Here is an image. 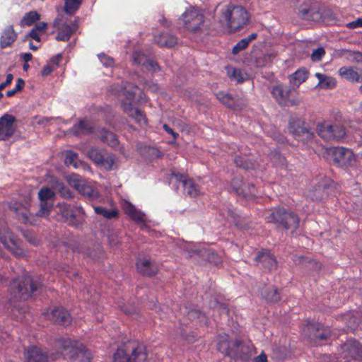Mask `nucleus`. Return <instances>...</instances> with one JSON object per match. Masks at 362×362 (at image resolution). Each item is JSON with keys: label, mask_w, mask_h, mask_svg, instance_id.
<instances>
[{"label": "nucleus", "mask_w": 362, "mask_h": 362, "mask_svg": "<svg viewBox=\"0 0 362 362\" xmlns=\"http://www.w3.org/2000/svg\"><path fill=\"white\" fill-rule=\"evenodd\" d=\"M248 11L240 6H225L221 8L219 22L223 30L235 33L246 26L250 21Z\"/></svg>", "instance_id": "obj_1"}, {"label": "nucleus", "mask_w": 362, "mask_h": 362, "mask_svg": "<svg viewBox=\"0 0 362 362\" xmlns=\"http://www.w3.org/2000/svg\"><path fill=\"white\" fill-rule=\"evenodd\" d=\"M118 95H123L124 99L122 100V106L124 111L132 118H133L140 125L146 124V116L141 110L134 108L132 103L135 97L141 94L140 89L130 83H126L121 87V90H115Z\"/></svg>", "instance_id": "obj_2"}, {"label": "nucleus", "mask_w": 362, "mask_h": 362, "mask_svg": "<svg viewBox=\"0 0 362 362\" xmlns=\"http://www.w3.org/2000/svg\"><path fill=\"white\" fill-rule=\"evenodd\" d=\"M41 286L38 281L30 275H23L15 279L11 283L9 289L14 300H27Z\"/></svg>", "instance_id": "obj_3"}, {"label": "nucleus", "mask_w": 362, "mask_h": 362, "mask_svg": "<svg viewBox=\"0 0 362 362\" xmlns=\"http://www.w3.org/2000/svg\"><path fill=\"white\" fill-rule=\"evenodd\" d=\"M113 360L114 362H146V348L135 341H129L117 349L113 355Z\"/></svg>", "instance_id": "obj_4"}, {"label": "nucleus", "mask_w": 362, "mask_h": 362, "mask_svg": "<svg viewBox=\"0 0 362 362\" xmlns=\"http://www.w3.org/2000/svg\"><path fill=\"white\" fill-rule=\"evenodd\" d=\"M267 222L274 223L278 227L290 230L291 233L296 231L299 227V218L291 211L284 208H276L269 211L265 216Z\"/></svg>", "instance_id": "obj_5"}, {"label": "nucleus", "mask_w": 362, "mask_h": 362, "mask_svg": "<svg viewBox=\"0 0 362 362\" xmlns=\"http://www.w3.org/2000/svg\"><path fill=\"white\" fill-rule=\"evenodd\" d=\"M56 342L57 345L64 351V354L74 361L89 362L92 358L90 351L78 341L72 340L70 338L60 337L57 339Z\"/></svg>", "instance_id": "obj_6"}, {"label": "nucleus", "mask_w": 362, "mask_h": 362, "mask_svg": "<svg viewBox=\"0 0 362 362\" xmlns=\"http://www.w3.org/2000/svg\"><path fill=\"white\" fill-rule=\"evenodd\" d=\"M178 23L191 33H196L204 27V16L198 9L190 7L178 18Z\"/></svg>", "instance_id": "obj_7"}, {"label": "nucleus", "mask_w": 362, "mask_h": 362, "mask_svg": "<svg viewBox=\"0 0 362 362\" xmlns=\"http://www.w3.org/2000/svg\"><path fill=\"white\" fill-rule=\"evenodd\" d=\"M60 211L69 226L80 229L85 222V212L81 206H71L66 203L59 204Z\"/></svg>", "instance_id": "obj_8"}, {"label": "nucleus", "mask_w": 362, "mask_h": 362, "mask_svg": "<svg viewBox=\"0 0 362 362\" xmlns=\"http://www.w3.org/2000/svg\"><path fill=\"white\" fill-rule=\"evenodd\" d=\"M325 153L339 165L353 167L356 165V156L353 151L344 147H329Z\"/></svg>", "instance_id": "obj_9"}, {"label": "nucleus", "mask_w": 362, "mask_h": 362, "mask_svg": "<svg viewBox=\"0 0 362 362\" xmlns=\"http://www.w3.org/2000/svg\"><path fill=\"white\" fill-rule=\"evenodd\" d=\"M316 131L321 138L328 141H341L346 135L344 127L337 123L320 122L317 124Z\"/></svg>", "instance_id": "obj_10"}, {"label": "nucleus", "mask_w": 362, "mask_h": 362, "mask_svg": "<svg viewBox=\"0 0 362 362\" xmlns=\"http://www.w3.org/2000/svg\"><path fill=\"white\" fill-rule=\"evenodd\" d=\"M271 92L276 101L281 106L297 105L300 102L296 97V92L293 87L278 84L273 86Z\"/></svg>", "instance_id": "obj_11"}, {"label": "nucleus", "mask_w": 362, "mask_h": 362, "mask_svg": "<svg viewBox=\"0 0 362 362\" xmlns=\"http://www.w3.org/2000/svg\"><path fill=\"white\" fill-rule=\"evenodd\" d=\"M87 156L95 163L104 167L106 170H112L115 163V156L108 153L105 150L91 147L87 151Z\"/></svg>", "instance_id": "obj_12"}, {"label": "nucleus", "mask_w": 362, "mask_h": 362, "mask_svg": "<svg viewBox=\"0 0 362 362\" xmlns=\"http://www.w3.org/2000/svg\"><path fill=\"white\" fill-rule=\"evenodd\" d=\"M0 240L16 257H23L25 252L21 245V241L8 229L0 231Z\"/></svg>", "instance_id": "obj_13"}, {"label": "nucleus", "mask_w": 362, "mask_h": 362, "mask_svg": "<svg viewBox=\"0 0 362 362\" xmlns=\"http://www.w3.org/2000/svg\"><path fill=\"white\" fill-rule=\"evenodd\" d=\"M59 352L45 353L36 346H30L25 349V358L27 362H45L54 361L61 356Z\"/></svg>", "instance_id": "obj_14"}, {"label": "nucleus", "mask_w": 362, "mask_h": 362, "mask_svg": "<svg viewBox=\"0 0 362 362\" xmlns=\"http://www.w3.org/2000/svg\"><path fill=\"white\" fill-rule=\"evenodd\" d=\"M54 191L47 187H44L38 192V198L40 201V208L36 212L37 216H47L53 207V200L54 198Z\"/></svg>", "instance_id": "obj_15"}, {"label": "nucleus", "mask_w": 362, "mask_h": 362, "mask_svg": "<svg viewBox=\"0 0 362 362\" xmlns=\"http://www.w3.org/2000/svg\"><path fill=\"white\" fill-rule=\"evenodd\" d=\"M69 182L71 186L89 199H95L98 197V191L91 185L88 184L85 180H82L78 175H71L69 178Z\"/></svg>", "instance_id": "obj_16"}, {"label": "nucleus", "mask_w": 362, "mask_h": 362, "mask_svg": "<svg viewBox=\"0 0 362 362\" xmlns=\"http://www.w3.org/2000/svg\"><path fill=\"white\" fill-rule=\"evenodd\" d=\"M288 129L290 133L295 137L302 141L311 139L313 136V133L311 132L309 127L299 119H291Z\"/></svg>", "instance_id": "obj_17"}, {"label": "nucleus", "mask_w": 362, "mask_h": 362, "mask_svg": "<svg viewBox=\"0 0 362 362\" xmlns=\"http://www.w3.org/2000/svg\"><path fill=\"white\" fill-rule=\"evenodd\" d=\"M216 95L219 101L233 110H241L247 105L246 99L243 97L232 96V95L224 92H218Z\"/></svg>", "instance_id": "obj_18"}, {"label": "nucleus", "mask_w": 362, "mask_h": 362, "mask_svg": "<svg viewBox=\"0 0 362 362\" xmlns=\"http://www.w3.org/2000/svg\"><path fill=\"white\" fill-rule=\"evenodd\" d=\"M252 348L250 345L243 343L239 340L233 342V349L230 358L243 361H248L252 355Z\"/></svg>", "instance_id": "obj_19"}, {"label": "nucleus", "mask_w": 362, "mask_h": 362, "mask_svg": "<svg viewBox=\"0 0 362 362\" xmlns=\"http://www.w3.org/2000/svg\"><path fill=\"white\" fill-rule=\"evenodd\" d=\"M16 118L14 116L6 114L0 118V140H7L11 137L16 131Z\"/></svg>", "instance_id": "obj_20"}, {"label": "nucleus", "mask_w": 362, "mask_h": 362, "mask_svg": "<svg viewBox=\"0 0 362 362\" xmlns=\"http://www.w3.org/2000/svg\"><path fill=\"white\" fill-rule=\"evenodd\" d=\"M53 26L58 32L56 36L57 40L68 41L74 33L73 28L66 24V22H64L63 16L56 18L54 21Z\"/></svg>", "instance_id": "obj_21"}, {"label": "nucleus", "mask_w": 362, "mask_h": 362, "mask_svg": "<svg viewBox=\"0 0 362 362\" xmlns=\"http://www.w3.org/2000/svg\"><path fill=\"white\" fill-rule=\"evenodd\" d=\"M172 178L176 182H181L184 187L185 192L189 196L194 197L200 194L201 189L192 180L185 179L183 175L179 173H173Z\"/></svg>", "instance_id": "obj_22"}, {"label": "nucleus", "mask_w": 362, "mask_h": 362, "mask_svg": "<svg viewBox=\"0 0 362 362\" xmlns=\"http://www.w3.org/2000/svg\"><path fill=\"white\" fill-rule=\"evenodd\" d=\"M257 264H260L264 268L272 270L276 267V260L274 255L267 250L258 251L254 258Z\"/></svg>", "instance_id": "obj_23"}, {"label": "nucleus", "mask_w": 362, "mask_h": 362, "mask_svg": "<svg viewBox=\"0 0 362 362\" xmlns=\"http://www.w3.org/2000/svg\"><path fill=\"white\" fill-rule=\"evenodd\" d=\"M132 60L134 64L142 66L148 71L156 72L160 69L158 64L156 62L148 58L140 51H135L134 52Z\"/></svg>", "instance_id": "obj_24"}, {"label": "nucleus", "mask_w": 362, "mask_h": 362, "mask_svg": "<svg viewBox=\"0 0 362 362\" xmlns=\"http://www.w3.org/2000/svg\"><path fill=\"white\" fill-rule=\"evenodd\" d=\"M344 357L358 359L362 357V345L356 339H349L342 346Z\"/></svg>", "instance_id": "obj_25"}, {"label": "nucleus", "mask_w": 362, "mask_h": 362, "mask_svg": "<svg viewBox=\"0 0 362 362\" xmlns=\"http://www.w3.org/2000/svg\"><path fill=\"white\" fill-rule=\"evenodd\" d=\"M138 272L144 276H151L158 272V265L150 259H139L136 262Z\"/></svg>", "instance_id": "obj_26"}, {"label": "nucleus", "mask_w": 362, "mask_h": 362, "mask_svg": "<svg viewBox=\"0 0 362 362\" xmlns=\"http://www.w3.org/2000/svg\"><path fill=\"white\" fill-rule=\"evenodd\" d=\"M48 318L55 323L66 326L71 322V317L67 310L62 308H57L49 314Z\"/></svg>", "instance_id": "obj_27"}, {"label": "nucleus", "mask_w": 362, "mask_h": 362, "mask_svg": "<svg viewBox=\"0 0 362 362\" xmlns=\"http://www.w3.org/2000/svg\"><path fill=\"white\" fill-rule=\"evenodd\" d=\"M298 15L303 20L313 21L315 22L320 21L321 18L320 9L315 6L309 5L300 6L298 8Z\"/></svg>", "instance_id": "obj_28"}, {"label": "nucleus", "mask_w": 362, "mask_h": 362, "mask_svg": "<svg viewBox=\"0 0 362 362\" xmlns=\"http://www.w3.org/2000/svg\"><path fill=\"white\" fill-rule=\"evenodd\" d=\"M243 185L244 182L241 177H235L231 182L232 188L237 194L249 199L256 196V190L253 185L248 183V192L242 190Z\"/></svg>", "instance_id": "obj_29"}, {"label": "nucleus", "mask_w": 362, "mask_h": 362, "mask_svg": "<svg viewBox=\"0 0 362 362\" xmlns=\"http://www.w3.org/2000/svg\"><path fill=\"white\" fill-rule=\"evenodd\" d=\"M9 208L21 221L24 223H32L28 216L30 211L27 206L18 202H11L9 204Z\"/></svg>", "instance_id": "obj_30"}, {"label": "nucleus", "mask_w": 362, "mask_h": 362, "mask_svg": "<svg viewBox=\"0 0 362 362\" xmlns=\"http://www.w3.org/2000/svg\"><path fill=\"white\" fill-rule=\"evenodd\" d=\"M18 35L12 25L7 26L2 32L0 37V47L1 49L10 47L17 39Z\"/></svg>", "instance_id": "obj_31"}, {"label": "nucleus", "mask_w": 362, "mask_h": 362, "mask_svg": "<svg viewBox=\"0 0 362 362\" xmlns=\"http://www.w3.org/2000/svg\"><path fill=\"white\" fill-rule=\"evenodd\" d=\"M307 329L310 332H319L318 335H315L314 337L317 339V344L326 341L331 334V332L328 328L324 327L319 323H310L307 325Z\"/></svg>", "instance_id": "obj_32"}, {"label": "nucleus", "mask_w": 362, "mask_h": 362, "mask_svg": "<svg viewBox=\"0 0 362 362\" xmlns=\"http://www.w3.org/2000/svg\"><path fill=\"white\" fill-rule=\"evenodd\" d=\"M339 75L352 83L362 81V76L353 67L342 66L339 69Z\"/></svg>", "instance_id": "obj_33"}, {"label": "nucleus", "mask_w": 362, "mask_h": 362, "mask_svg": "<svg viewBox=\"0 0 362 362\" xmlns=\"http://www.w3.org/2000/svg\"><path fill=\"white\" fill-rule=\"evenodd\" d=\"M156 43L160 47H171L177 44V40L175 35L168 33H162L154 37Z\"/></svg>", "instance_id": "obj_34"}, {"label": "nucleus", "mask_w": 362, "mask_h": 362, "mask_svg": "<svg viewBox=\"0 0 362 362\" xmlns=\"http://www.w3.org/2000/svg\"><path fill=\"white\" fill-rule=\"evenodd\" d=\"M227 74L231 81L241 83L249 78L248 74L239 68L227 67Z\"/></svg>", "instance_id": "obj_35"}, {"label": "nucleus", "mask_w": 362, "mask_h": 362, "mask_svg": "<svg viewBox=\"0 0 362 362\" xmlns=\"http://www.w3.org/2000/svg\"><path fill=\"white\" fill-rule=\"evenodd\" d=\"M70 131L76 136L85 135L92 132V126L88 121L82 119L75 124Z\"/></svg>", "instance_id": "obj_36"}, {"label": "nucleus", "mask_w": 362, "mask_h": 362, "mask_svg": "<svg viewBox=\"0 0 362 362\" xmlns=\"http://www.w3.org/2000/svg\"><path fill=\"white\" fill-rule=\"evenodd\" d=\"M308 73L305 69H298L289 76V81L292 87L298 88L308 78Z\"/></svg>", "instance_id": "obj_37"}, {"label": "nucleus", "mask_w": 362, "mask_h": 362, "mask_svg": "<svg viewBox=\"0 0 362 362\" xmlns=\"http://www.w3.org/2000/svg\"><path fill=\"white\" fill-rule=\"evenodd\" d=\"M261 295L266 299V300L269 302L276 303L281 299V296L277 288L274 286L263 288L261 291Z\"/></svg>", "instance_id": "obj_38"}, {"label": "nucleus", "mask_w": 362, "mask_h": 362, "mask_svg": "<svg viewBox=\"0 0 362 362\" xmlns=\"http://www.w3.org/2000/svg\"><path fill=\"white\" fill-rule=\"evenodd\" d=\"M123 209L125 213L135 221L141 222L144 221V214L137 210L131 203L125 202Z\"/></svg>", "instance_id": "obj_39"}, {"label": "nucleus", "mask_w": 362, "mask_h": 362, "mask_svg": "<svg viewBox=\"0 0 362 362\" xmlns=\"http://www.w3.org/2000/svg\"><path fill=\"white\" fill-rule=\"evenodd\" d=\"M98 136L103 142L106 143L107 145L112 148L117 146L119 144V141L116 135L112 132L102 129L100 132Z\"/></svg>", "instance_id": "obj_40"}, {"label": "nucleus", "mask_w": 362, "mask_h": 362, "mask_svg": "<svg viewBox=\"0 0 362 362\" xmlns=\"http://www.w3.org/2000/svg\"><path fill=\"white\" fill-rule=\"evenodd\" d=\"M315 76L319 80L318 85L322 88L331 89L336 86V80L332 76H329L320 73H316Z\"/></svg>", "instance_id": "obj_41"}, {"label": "nucleus", "mask_w": 362, "mask_h": 362, "mask_svg": "<svg viewBox=\"0 0 362 362\" xmlns=\"http://www.w3.org/2000/svg\"><path fill=\"white\" fill-rule=\"evenodd\" d=\"M181 313L182 315H186L190 320L199 319L200 322H204L205 324L207 323L205 315L199 310L192 308L189 310L187 307H184L181 308Z\"/></svg>", "instance_id": "obj_42"}, {"label": "nucleus", "mask_w": 362, "mask_h": 362, "mask_svg": "<svg viewBox=\"0 0 362 362\" xmlns=\"http://www.w3.org/2000/svg\"><path fill=\"white\" fill-rule=\"evenodd\" d=\"M217 346L218 351L230 357V353L233 349V342H229L227 335L219 336Z\"/></svg>", "instance_id": "obj_43"}, {"label": "nucleus", "mask_w": 362, "mask_h": 362, "mask_svg": "<svg viewBox=\"0 0 362 362\" xmlns=\"http://www.w3.org/2000/svg\"><path fill=\"white\" fill-rule=\"evenodd\" d=\"M94 211L97 214L101 215L107 219H112L118 215V211L115 209H106L102 206H95Z\"/></svg>", "instance_id": "obj_44"}, {"label": "nucleus", "mask_w": 362, "mask_h": 362, "mask_svg": "<svg viewBox=\"0 0 362 362\" xmlns=\"http://www.w3.org/2000/svg\"><path fill=\"white\" fill-rule=\"evenodd\" d=\"M227 219L230 223H232L240 228L245 227L244 223H242V218L233 209H228Z\"/></svg>", "instance_id": "obj_45"}, {"label": "nucleus", "mask_w": 362, "mask_h": 362, "mask_svg": "<svg viewBox=\"0 0 362 362\" xmlns=\"http://www.w3.org/2000/svg\"><path fill=\"white\" fill-rule=\"evenodd\" d=\"M40 19V15L37 13V11H30L28 13H26L25 15L23 16V18L21 21V26H30L33 23L37 21Z\"/></svg>", "instance_id": "obj_46"}, {"label": "nucleus", "mask_w": 362, "mask_h": 362, "mask_svg": "<svg viewBox=\"0 0 362 362\" xmlns=\"http://www.w3.org/2000/svg\"><path fill=\"white\" fill-rule=\"evenodd\" d=\"M64 11L69 14H74L81 4L82 0H64Z\"/></svg>", "instance_id": "obj_47"}, {"label": "nucleus", "mask_w": 362, "mask_h": 362, "mask_svg": "<svg viewBox=\"0 0 362 362\" xmlns=\"http://www.w3.org/2000/svg\"><path fill=\"white\" fill-rule=\"evenodd\" d=\"M270 157L275 165L280 168H284L286 165V158L279 152L276 151L272 152Z\"/></svg>", "instance_id": "obj_48"}, {"label": "nucleus", "mask_w": 362, "mask_h": 362, "mask_svg": "<svg viewBox=\"0 0 362 362\" xmlns=\"http://www.w3.org/2000/svg\"><path fill=\"white\" fill-rule=\"evenodd\" d=\"M320 14L321 16L320 21L331 23L336 20V17L329 9H320Z\"/></svg>", "instance_id": "obj_49"}, {"label": "nucleus", "mask_w": 362, "mask_h": 362, "mask_svg": "<svg viewBox=\"0 0 362 362\" xmlns=\"http://www.w3.org/2000/svg\"><path fill=\"white\" fill-rule=\"evenodd\" d=\"M237 166L242 167L244 169H250L255 168V165L254 163L245 160L241 156H236L234 160Z\"/></svg>", "instance_id": "obj_50"}, {"label": "nucleus", "mask_w": 362, "mask_h": 362, "mask_svg": "<svg viewBox=\"0 0 362 362\" xmlns=\"http://www.w3.org/2000/svg\"><path fill=\"white\" fill-rule=\"evenodd\" d=\"M78 154L69 151H67L65 158V163L66 165H73L74 168H77L78 167Z\"/></svg>", "instance_id": "obj_51"}, {"label": "nucleus", "mask_w": 362, "mask_h": 362, "mask_svg": "<svg viewBox=\"0 0 362 362\" xmlns=\"http://www.w3.org/2000/svg\"><path fill=\"white\" fill-rule=\"evenodd\" d=\"M25 85L24 81L21 78H18L17 80V83L13 89L8 90L6 92V95L8 97H11L14 95L17 92L21 90Z\"/></svg>", "instance_id": "obj_52"}, {"label": "nucleus", "mask_w": 362, "mask_h": 362, "mask_svg": "<svg viewBox=\"0 0 362 362\" xmlns=\"http://www.w3.org/2000/svg\"><path fill=\"white\" fill-rule=\"evenodd\" d=\"M325 54V49L323 47H318L313 51L311 54V59L313 62H319Z\"/></svg>", "instance_id": "obj_53"}, {"label": "nucleus", "mask_w": 362, "mask_h": 362, "mask_svg": "<svg viewBox=\"0 0 362 362\" xmlns=\"http://www.w3.org/2000/svg\"><path fill=\"white\" fill-rule=\"evenodd\" d=\"M248 46V44L244 38L240 40L233 48L232 52L237 54L240 51L245 49Z\"/></svg>", "instance_id": "obj_54"}, {"label": "nucleus", "mask_w": 362, "mask_h": 362, "mask_svg": "<svg viewBox=\"0 0 362 362\" xmlns=\"http://www.w3.org/2000/svg\"><path fill=\"white\" fill-rule=\"evenodd\" d=\"M271 59L272 55L264 54L256 59V64L259 67L264 66L271 62Z\"/></svg>", "instance_id": "obj_55"}, {"label": "nucleus", "mask_w": 362, "mask_h": 362, "mask_svg": "<svg viewBox=\"0 0 362 362\" xmlns=\"http://www.w3.org/2000/svg\"><path fill=\"white\" fill-rule=\"evenodd\" d=\"M98 57L105 66H111L114 64L113 59L107 56L105 54H99Z\"/></svg>", "instance_id": "obj_56"}, {"label": "nucleus", "mask_w": 362, "mask_h": 362, "mask_svg": "<svg viewBox=\"0 0 362 362\" xmlns=\"http://www.w3.org/2000/svg\"><path fill=\"white\" fill-rule=\"evenodd\" d=\"M349 59L351 61L360 62L362 60V54L359 52L347 51Z\"/></svg>", "instance_id": "obj_57"}, {"label": "nucleus", "mask_w": 362, "mask_h": 362, "mask_svg": "<svg viewBox=\"0 0 362 362\" xmlns=\"http://www.w3.org/2000/svg\"><path fill=\"white\" fill-rule=\"evenodd\" d=\"M305 334L308 336V339L315 344H317V339L314 337L315 335H318L319 332H310L307 329V327L304 329Z\"/></svg>", "instance_id": "obj_58"}, {"label": "nucleus", "mask_w": 362, "mask_h": 362, "mask_svg": "<svg viewBox=\"0 0 362 362\" xmlns=\"http://www.w3.org/2000/svg\"><path fill=\"white\" fill-rule=\"evenodd\" d=\"M347 27L351 29L362 27V18H358L354 21L349 23Z\"/></svg>", "instance_id": "obj_59"}, {"label": "nucleus", "mask_w": 362, "mask_h": 362, "mask_svg": "<svg viewBox=\"0 0 362 362\" xmlns=\"http://www.w3.org/2000/svg\"><path fill=\"white\" fill-rule=\"evenodd\" d=\"M13 75L11 74H8L6 75V79L4 83L0 84V90H4L7 86L10 85L13 80Z\"/></svg>", "instance_id": "obj_60"}, {"label": "nucleus", "mask_w": 362, "mask_h": 362, "mask_svg": "<svg viewBox=\"0 0 362 362\" xmlns=\"http://www.w3.org/2000/svg\"><path fill=\"white\" fill-rule=\"evenodd\" d=\"M60 194L62 197L65 198H71V192L69 191V189L64 187V186H61L59 189Z\"/></svg>", "instance_id": "obj_61"}, {"label": "nucleus", "mask_w": 362, "mask_h": 362, "mask_svg": "<svg viewBox=\"0 0 362 362\" xmlns=\"http://www.w3.org/2000/svg\"><path fill=\"white\" fill-rule=\"evenodd\" d=\"M54 69V67L51 64L45 66L42 70V76H47L51 74Z\"/></svg>", "instance_id": "obj_62"}, {"label": "nucleus", "mask_w": 362, "mask_h": 362, "mask_svg": "<svg viewBox=\"0 0 362 362\" xmlns=\"http://www.w3.org/2000/svg\"><path fill=\"white\" fill-rule=\"evenodd\" d=\"M253 362H267V356L262 352L258 356L254 358Z\"/></svg>", "instance_id": "obj_63"}, {"label": "nucleus", "mask_w": 362, "mask_h": 362, "mask_svg": "<svg viewBox=\"0 0 362 362\" xmlns=\"http://www.w3.org/2000/svg\"><path fill=\"white\" fill-rule=\"evenodd\" d=\"M62 59V55L60 54L56 55L55 57H53L50 62L52 64V66L54 67V69L59 66V62Z\"/></svg>", "instance_id": "obj_64"}]
</instances>
